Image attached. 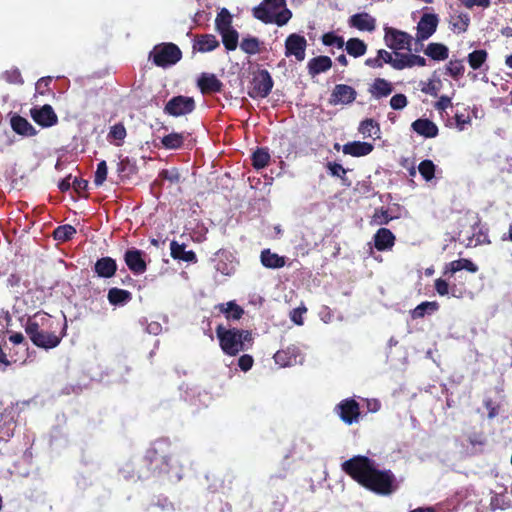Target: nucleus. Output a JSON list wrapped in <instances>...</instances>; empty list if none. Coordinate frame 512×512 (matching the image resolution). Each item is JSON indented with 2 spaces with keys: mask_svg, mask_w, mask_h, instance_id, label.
I'll use <instances>...</instances> for the list:
<instances>
[{
  "mask_svg": "<svg viewBox=\"0 0 512 512\" xmlns=\"http://www.w3.org/2000/svg\"><path fill=\"white\" fill-rule=\"evenodd\" d=\"M341 469L359 485L377 495L388 496L398 488L395 474L389 469H378L376 462L367 456H353L341 464Z\"/></svg>",
  "mask_w": 512,
  "mask_h": 512,
  "instance_id": "obj_1",
  "label": "nucleus"
},
{
  "mask_svg": "<svg viewBox=\"0 0 512 512\" xmlns=\"http://www.w3.org/2000/svg\"><path fill=\"white\" fill-rule=\"evenodd\" d=\"M143 461L153 476L173 475L181 478L183 465L180 455L174 451L167 438L155 440L147 449Z\"/></svg>",
  "mask_w": 512,
  "mask_h": 512,
  "instance_id": "obj_2",
  "label": "nucleus"
},
{
  "mask_svg": "<svg viewBox=\"0 0 512 512\" xmlns=\"http://www.w3.org/2000/svg\"><path fill=\"white\" fill-rule=\"evenodd\" d=\"M58 326L59 323L51 315L38 311L28 317L24 328L33 345L49 350L57 347L62 340V335L56 333Z\"/></svg>",
  "mask_w": 512,
  "mask_h": 512,
  "instance_id": "obj_3",
  "label": "nucleus"
},
{
  "mask_svg": "<svg viewBox=\"0 0 512 512\" xmlns=\"http://www.w3.org/2000/svg\"><path fill=\"white\" fill-rule=\"evenodd\" d=\"M216 336L220 348L228 356H236L248 350L253 343L251 331L238 328L226 329L223 325L216 327Z\"/></svg>",
  "mask_w": 512,
  "mask_h": 512,
  "instance_id": "obj_4",
  "label": "nucleus"
},
{
  "mask_svg": "<svg viewBox=\"0 0 512 512\" xmlns=\"http://www.w3.org/2000/svg\"><path fill=\"white\" fill-rule=\"evenodd\" d=\"M253 16L265 24L283 26L292 17V12L287 8L286 0H263L252 10Z\"/></svg>",
  "mask_w": 512,
  "mask_h": 512,
  "instance_id": "obj_5",
  "label": "nucleus"
},
{
  "mask_svg": "<svg viewBox=\"0 0 512 512\" xmlns=\"http://www.w3.org/2000/svg\"><path fill=\"white\" fill-rule=\"evenodd\" d=\"M150 58L156 66L166 68L179 62L182 58V52L174 43H161L153 48Z\"/></svg>",
  "mask_w": 512,
  "mask_h": 512,
  "instance_id": "obj_6",
  "label": "nucleus"
},
{
  "mask_svg": "<svg viewBox=\"0 0 512 512\" xmlns=\"http://www.w3.org/2000/svg\"><path fill=\"white\" fill-rule=\"evenodd\" d=\"M196 109V102L193 97L177 95L169 99L163 112L172 117H182L191 114Z\"/></svg>",
  "mask_w": 512,
  "mask_h": 512,
  "instance_id": "obj_7",
  "label": "nucleus"
},
{
  "mask_svg": "<svg viewBox=\"0 0 512 512\" xmlns=\"http://www.w3.org/2000/svg\"><path fill=\"white\" fill-rule=\"evenodd\" d=\"M384 32V41L388 48L394 52H399L400 50L412 51L413 37L409 33L393 27H385Z\"/></svg>",
  "mask_w": 512,
  "mask_h": 512,
  "instance_id": "obj_8",
  "label": "nucleus"
},
{
  "mask_svg": "<svg viewBox=\"0 0 512 512\" xmlns=\"http://www.w3.org/2000/svg\"><path fill=\"white\" fill-rule=\"evenodd\" d=\"M274 85V81L266 69L259 70L254 74L248 95L253 99L266 98Z\"/></svg>",
  "mask_w": 512,
  "mask_h": 512,
  "instance_id": "obj_9",
  "label": "nucleus"
},
{
  "mask_svg": "<svg viewBox=\"0 0 512 512\" xmlns=\"http://www.w3.org/2000/svg\"><path fill=\"white\" fill-rule=\"evenodd\" d=\"M335 411L345 424L351 425L359 419L360 405L355 399L346 398L336 405Z\"/></svg>",
  "mask_w": 512,
  "mask_h": 512,
  "instance_id": "obj_10",
  "label": "nucleus"
},
{
  "mask_svg": "<svg viewBox=\"0 0 512 512\" xmlns=\"http://www.w3.org/2000/svg\"><path fill=\"white\" fill-rule=\"evenodd\" d=\"M307 41L304 36L292 33L285 40V56H294L297 61L301 62L306 56Z\"/></svg>",
  "mask_w": 512,
  "mask_h": 512,
  "instance_id": "obj_11",
  "label": "nucleus"
},
{
  "mask_svg": "<svg viewBox=\"0 0 512 512\" xmlns=\"http://www.w3.org/2000/svg\"><path fill=\"white\" fill-rule=\"evenodd\" d=\"M357 98V91L347 84H336L330 95L331 105H349Z\"/></svg>",
  "mask_w": 512,
  "mask_h": 512,
  "instance_id": "obj_12",
  "label": "nucleus"
},
{
  "mask_svg": "<svg viewBox=\"0 0 512 512\" xmlns=\"http://www.w3.org/2000/svg\"><path fill=\"white\" fill-rule=\"evenodd\" d=\"M145 252L134 247L129 248L124 253V262L128 269L136 274H143L147 270V264L144 259Z\"/></svg>",
  "mask_w": 512,
  "mask_h": 512,
  "instance_id": "obj_13",
  "label": "nucleus"
},
{
  "mask_svg": "<svg viewBox=\"0 0 512 512\" xmlns=\"http://www.w3.org/2000/svg\"><path fill=\"white\" fill-rule=\"evenodd\" d=\"M30 115L32 119L42 127H52L58 123V116L49 104H45L40 108H32Z\"/></svg>",
  "mask_w": 512,
  "mask_h": 512,
  "instance_id": "obj_14",
  "label": "nucleus"
},
{
  "mask_svg": "<svg viewBox=\"0 0 512 512\" xmlns=\"http://www.w3.org/2000/svg\"><path fill=\"white\" fill-rule=\"evenodd\" d=\"M438 16L436 14L425 13L417 24L416 39L418 42L427 40L436 31L438 26Z\"/></svg>",
  "mask_w": 512,
  "mask_h": 512,
  "instance_id": "obj_15",
  "label": "nucleus"
},
{
  "mask_svg": "<svg viewBox=\"0 0 512 512\" xmlns=\"http://www.w3.org/2000/svg\"><path fill=\"white\" fill-rule=\"evenodd\" d=\"M197 85L202 94L220 93L223 83L214 74L202 73L198 78Z\"/></svg>",
  "mask_w": 512,
  "mask_h": 512,
  "instance_id": "obj_16",
  "label": "nucleus"
},
{
  "mask_svg": "<svg viewBox=\"0 0 512 512\" xmlns=\"http://www.w3.org/2000/svg\"><path fill=\"white\" fill-rule=\"evenodd\" d=\"M374 247L378 251H388L395 245L396 237L388 228H379L373 237Z\"/></svg>",
  "mask_w": 512,
  "mask_h": 512,
  "instance_id": "obj_17",
  "label": "nucleus"
},
{
  "mask_svg": "<svg viewBox=\"0 0 512 512\" xmlns=\"http://www.w3.org/2000/svg\"><path fill=\"white\" fill-rule=\"evenodd\" d=\"M94 272L100 278H112L117 272L116 260L109 256L99 258L94 264Z\"/></svg>",
  "mask_w": 512,
  "mask_h": 512,
  "instance_id": "obj_18",
  "label": "nucleus"
},
{
  "mask_svg": "<svg viewBox=\"0 0 512 512\" xmlns=\"http://www.w3.org/2000/svg\"><path fill=\"white\" fill-rule=\"evenodd\" d=\"M463 269L467 270L470 273H476L478 271V266L475 263H473L470 259L461 258L448 263L445 267L443 274L450 278Z\"/></svg>",
  "mask_w": 512,
  "mask_h": 512,
  "instance_id": "obj_19",
  "label": "nucleus"
},
{
  "mask_svg": "<svg viewBox=\"0 0 512 512\" xmlns=\"http://www.w3.org/2000/svg\"><path fill=\"white\" fill-rule=\"evenodd\" d=\"M411 127L417 134L425 138H434L439 132L437 125L427 118L415 120Z\"/></svg>",
  "mask_w": 512,
  "mask_h": 512,
  "instance_id": "obj_20",
  "label": "nucleus"
},
{
  "mask_svg": "<svg viewBox=\"0 0 512 512\" xmlns=\"http://www.w3.org/2000/svg\"><path fill=\"white\" fill-rule=\"evenodd\" d=\"M332 64V60L329 56L321 55L311 58L307 63L308 74L311 77H315L316 75L330 70Z\"/></svg>",
  "mask_w": 512,
  "mask_h": 512,
  "instance_id": "obj_21",
  "label": "nucleus"
},
{
  "mask_svg": "<svg viewBox=\"0 0 512 512\" xmlns=\"http://www.w3.org/2000/svg\"><path fill=\"white\" fill-rule=\"evenodd\" d=\"M349 24L360 31L372 32L376 28V20L365 12L352 15Z\"/></svg>",
  "mask_w": 512,
  "mask_h": 512,
  "instance_id": "obj_22",
  "label": "nucleus"
},
{
  "mask_svg": "<svg viewBox=\"0 0 512 512\" xmlns=\"http://www.w3.org/2000/svg\"><path fill=\"white\" fill-rule=\"evenodd\" d=\"M374 149L373 144L368 142L353 141L343 146V153L353 157H362L370 154Z\"/></svg>",
  "mask_w": 512,
  "mask_h": 512,
  "instance_id": "obj_23",
  "label": "nucleus"
},
{
  "mask_svg": "<svg viewBox=\"0 0 512 512\" xmlns=\"http://www.w3.org/2000/svg\"><path fill=\"white\" fill-rule=\"evenodd\" d=\"M185 244H179L177 241L173 240L170 243L171 257L175 260H181L188 263H196L197 256L194 251L185 250Z\"/></svg>",
  "mask_w": 512,
  "mask_h": 512,
  "instance_id": "obj_24",
  "label": "nucleus"
},
{
  "mask_svg": "<svg viewBox=\"0 0 512 512\" xmlns=\"http://www.w3.org/2000/svg\"><path fill=\"white\" fill-rule=\"evenodd\" d=\"M219 47V41L213 34L199 35L193 44V50L201 53L211 52Z\"/></svg>",
  "mask_w": 512,
  "mask_h": 512,
  "instance_id": "obj_25",
  "label": "nucleus"
},
{
  "mask_svg": "<svg viewBox=\"0 0 512 512\" xmlns=\"http://www.w3.org/2000/svg\"><path fill=\"white\" fill-rule=\"evenodd\" d=\"M11 127L14 132L22 136H34L36 135V129L29 123V121L20 116L14 115L10 120Z\"/></svg>",
  "mask_w": 512,
  "mask_h": 512,
  "instance_id": "obj_26",
  "label": "nucleus"
},
{
  "mask_svg": "<svg viewBox=\"0 0 512 512\" xmlns=\"http://www.w3.org/2000/svg\"><path fill=\"white\" fill-rule=\"evenodd\" d=\"M109 303L113 306H123L132 300V293L120 288H110L107 294Z\"/></svg>",
  "mask_w": 512,
  "mask_h": 512,
  "instance_id": "obj_27",
  "label": "nucleus"
},
{
  "mask_svg": "<svg viewBox=\"0 0 512 512\" xmlns=\"http://www.w3.org/2000/svg\"><path fill=\"white\" fill-rule=\"evenodd\" d=\"M261 263L266 268L277 269L285 266V257L264 249L260 255Z\"/></svg>",
  "mask_w": 512,
  "mask_h": 512,
  "instance_id": "obj_28",
  "label": "nucleus"
},
{
  "mask_svg": "<svg viewBox=\"0 0 512 512\" xmlns=\"http://www.w3.org/2000/svg\"><path fill=\"white\" fill-rule=\"evenodd\" d=\"M217 308L221 313L225 315L226 319L229 321L239 320L244 314V309L235 301L221 303L217 306Z\"/></svg>",
  "mask_w": 512,
  "mask_h": 512,
  "instance_id": "obj_29",
  "label": "nucleus"
},
{
  "mask_svg": "<svg viewBox=\"0 0 512 512\" xmlns=\"http://www.w3.org/2000/svg\"><path fill=\"white\" fill-rule=\"evenodd\" d=\"M424 53L435 61H444L449 57V49L442 43H429Z\"/></svg>",
  "mask_w": 512,
  "mask_h": 512,
  "instance_id": "obj_30",
  "label": "nucleus"
},
{
  "mask_svg": "<svg viewBox=\"0 0 512 512\" xmlns=\"http://www.w3.org/2000/svg\"><path fill=\"white\" fill-rule=\"evenodd\" d=\"M393 87L390 82L383 78H376L371 85L369 92L373 97L379 99L392 93Z\"/></svg>",
  "mask_w": 512,
  "mask_h": 512,
  "instance_id": "obj_31",
  "label": "nucleus"
},
{
  "mask_svg": "<svg viewBox=\"0 0 512 512\" xmlns=\"http://www.w3.org/2000/svg\"><path fill=\"white\" fill-rule=\"evenodd\" d=\"M185 139L184 133L172 132L162 137L161 144L165 149L177 150L183 146Z\"/></svg>",
  "mask_w": 512,
  "mask_h": 512,
  "instance_id": "obj_32",
  "label": "nucleus"
},
{
  "mask_svg": "<svg viewBox=\"0 0 512 512\" xmlns=\"http://www.w3.org/2000/svg\"><path fill=\"white\" fill-rule=\"evenodd\" d=\"M344 46L347 53L354 58L363 56L367 51L366 43L359 38H350Z\"/></svg>",
  "mask_w": 512,
  "mask_h": 512,
  "instance_id": "obj_33",
  "label": "nucleus"
},
{
  "mask_svg": "<svg viewBox=\"0 0 512 512\" xmlns=\"http://www.w3.org/2000/svg\"><path fill=\"white\" fill-rule=\"evenodd\" d=\"M453 118L455 120V125L458 128V130H464L466 125L471 123L469 107L464 105L460 106L459 104H457Z\"/></svg>",
  "mask_w": 512,
  "mask_h": 512,
  "instance_id": "obj_34",
  "label": "nucleus"
},
{
  "mask_svg": "<svg viewBox=\"0 0 512 512\" xmlns=\"http://www.w3.org/2000/svg\"><path fill=\"white\" fill-rule=\"evenodd\" d=\"M439 309V304L436 301H424L417 305L411 311V317L413 319L423 318L426 314H432Z\"/></svg>",
  "mask_w": 512,
  "mask_h": 512,
  "instance_id": "obj_35",
  "label": "nucleus"
},
{
  "mask_svg": "<svg viewBox=\"0 0 512 512\" xmlns=\"http://www.w3.org/2000/svg\"><path fill=\"white\" fill-rule=\"evenodd\" d=\"M434 288L440 296H445L450 293L453 297H460L462 294V292L458 290L456 284L450 285L446 280L442 278L435 280Z\"/></svg>",
  "mask_w": 512,
  "mask_h": 512,
  "instance_id": "obj_36",
  "label": "nucleus"
},
{
  "mask_svg": "<svg viewBox=\"0 0 512 512\" xmlns=\"http://www.w3.org/2000/svg\"><path fill=\"white\" fill-rule=\"evenodd\" d=\"M358 131L364 137H372L373 135L378 137L380 134V125L374 119L366 118L360 122Z\"/></svg>",
  "mask_w": 512,
  "mask_h": 512,
  "instance_id": "obj_37",
  "label": "nucleus"
},
{
  "mask_svg": "<svg viewBox=\"0 0 512 512\" xmlns=\"http://www.w3.org/2000/svg\"><path fill=\"white\" fill-rule=\"evenodd\" d=\"M215 27L218 33L232 29V16L228 9L222 8L215 19Z\"/></svg>",
  "mask_w": 512,
  "mask_h": 512,
  "instance_id": "obj_38",
  "label": "nucleus"
},
{
  "mask_svg": "<svg viewBox=\"0 0 512 512\" xmlns=\"http://www.w3.org/2000/svg\"><path fill=\"white\" fill-rule=\"evenodd\" d=\"M488 58V52L484 49L474 50L467 56L469 66L473 70H478L486 62Z\"/></svg>",
  "mask_w": 512,
  "mask_h": 512,
  "instance_id": "obj_39",
  "label": "nucleus"
},
{
  "mask_svg": "<svg viewBox=\"0 0 512 512\" xmlns=\"http://www.w3.org/2000/svg\"><path fill=\"white\" fill-rule=\"evenodd\" d=\"M261 42L257 37H244L240 43V49L248 55H255L261 51Z\"/></svg>",
  "mask_w": 512,
  "mask_h": 512,
  "instance_id": "obj_40",
  "label": "nucleus"
},
{
  "mask_svg": "<svg viewBox=\"0 0 512 512\" xmlns=\"http://www.w3.org/2000/svg\"><path fill=\"white\" fill-rule=\"evenodd\" d=\"M77 233L75 227L70 224L60 225L53 231V237L59 242L71 240Z\"/></svg>",
  "mask_w": 512,
  "mask_h": 512,
  "instance_id": "obj_41",
  "label": "nucleus"
},
{
  "mask_svg": "<svg viewBox=\"0 0 512 512\" xmlns=\"http://www.w3.org/2000/svg\"><path fill=\"white\" fill-rule=\"evenodd\" d=\"M222 43L228 51H234L238 46L239 34L234 28L220 32Z\"/></svg>",
  "mask_w": 512,
  "mask_h": 512,
  "instance_id": "obj_42",
  "label": "nucleus"
},
{
  "mask_svg": "<svg viewBox=\"0 0 512 512\" xmlns=\"http://www.w3.org/2000/svg\"><path fill=\"white\" fill-rule=\"evenodd\" d=\"M270 154L266 148H257L252 154V165L255 169H262L268 165Z\"/></svg>",
  "mask_w": 512,
  "mask_h": 512,
  "instance_id": "obj_43",
  "label": "nucleus"
},
{
  "mask_svg": "<svg viewBox=\"0 0 512 512\" xmlns=\"http://www.w3.org/2000/svg\"><path fill=\"white\" fill-rule=\"evenodd\" d=\"M445 69L446 74L450 75L455 80H458L460 77H462L465 72L463 60L461 59L450 60Z\"/></svg>",
  "mask_w": 512,
  "mask_h": 512,
  "instance_id": "obj_44",
  "label": "nucleus"
},
{
  "mask_svg": "<svg viewBox=\"0 0 512 512\" xmlns=\"http://www.w3.org/2000/svg\"><path fill=\"white\" fill-rule=\"evenodd\" d=\"M393 217L389 214L388 210L384 207L375 209L374 214L371 217L370 224L383 226L387 225Z\"/></svg>",
  "mask_w": 512,
  "mask_h": 512,
  "instance_id": "obj_45",
  "label": "nucleus"
},
{
  "mask_svg": "<svg viewBox=\"0 0 512 512\" xmlns=\"http://www.w3.org/2000/svg\"><path fill=\"white\" fill-rule=\"evenodd\" d=\"M394 55L397 56V60L395 61L394 69L403 70L405 68L414 67V59H413L414 54L394 52Z\"/></svg>",
  "mask_w": 512,
  "mask_h": 512,
  "instance_id": "obj_46",
  "label": "nucleus"
},
{
  "mask_svg": "<svg viewBox=\"0 0 512 512\" xmlns=\"http://www.w3.org/2000/svg\"><path fill=\"white\" fill-rule=\"evenodd\" d=\"M435 168V164L429 159L421 161L418 166L419 173L426 181H430L434 178Z\"/></svg>",
  "mask_w": 512,
  "mask_h": 512,
  "instance_id": "obj_47",
  "label": "nucleus"
},
{
  "mask_svg": "<svg viewBox=\"0 0 512 512\" xmlns=\"http://www.w3.org/2000/svg\"><path fill=\"white\" fill-rule=\"evenodd\" d=\"M1 79H3L5 82L9 84H16L20 85L24 83L23 77L21 75V72L18 68H12L10 70H6L1 74Z\"/></svg>",
  "mask_w": 512,
  "mask_h": 512,
  "instance_id": "obj_48",
  "label": "nucleus"
},
{
  "mask_svg": "<svg viewBox=\"0 0 512 512\" xmlns=\"http://www.w3.org/2000/svg\"><path fill=\"white\" fill-rule=\"evenodd\" d=\"M274 360L280 366L286 367L296 361V356L290 354L288 350H279L275 353Z\"/></svg>",
  "mask_w": 512,
  "mask_h": 512,
  "instance_id": "obj_49",
  "label": "nucleus"
},
{
  "mask_svg": "<svg viewBox=\"0 0 512 512\" xmlns=\"http://www.w3.org/2000/svg\"><path fill=\"white\" fill-rule=\"evenodd\" d=\"M322 43L326 46H336L338 49H342L345 44L343 37L338 36L333 32L325 33L322 36Z\"/></svg>",
  "mask_w": 512,
  "mask_h": 512,
  "instance_id": "obj_50",
  "label": "nucleus"
},
{
  "mask_svg": "<svg viewBox=\"0 0 512 512\" xmlns=\"http://www.w3.org/2000/svg\"><path fill=\"white\" fill-rule=\"evenodd\" d=\"M107 173H108L107 163L105 160H102L97 164V169L95 171V176H94V184L96 186H101L107 179Z\"/></svg>",
  "mask_w": 512,
  "mask_h": 512,
  "instance_id": "obj_51",
  "label": "nucleus"
},
{
  "mask_svg": "<svg viewBox=\"0 0 512 512\" xmlns=\"http://www.w3.org/2000/svg\"><path fill=\"white\" fill-rule=\"evenodd\" d=\"M135 166L131 163L128 157L120 160L117 164V172L120 177H129L130 174L134 173Z\"/></svg>",
  "mask_w": 512,
  "mask_h": 512,
  "instance_id": "obj_52",
  "label": "nucleus"
},
{
  "mask_svg": "<svg viewBox=\"0 0 512 512\" xmlns=\"http://www.w3.org/2000/svg\"><path fill=\"white\" fill-rule=\"evenodd\" d=\"M126 135V128L124 124L120 122L111 127L108 137L115 140L123 141Z\"/></svg>",
  "mask_w": 512,
  "mask_h": 512,
  "instance_id": "obj_53",
  "label": "nucleus"
},
{
  "mask_svg": "<svg viewBox=\"0 0 512 512\" xmlns=\"http://www.w3.org/2000/svg\"><path fill=\"white\" fill-rule=\"evenodd\" d=\"M441 86V81L438 79L437 81L429 80L424 83L421 87V91L425 94L431 95L433 97H437Z\"/></svg>",
  "mask_w": 512,
  "mask_h": 512,
  "instance_id": "obj_54",
  "label": "nucleus"
},
{
  "mask_svg": "<svg viewBox=\"0 0 512 512\" xmlns=\"http://www.w3.org/2000/svg\"><path fill=\"white\" fill-rule=\"evenodd\" d=\"M326 168L330 175L343 179L347 173V170L339 163L327 162Z\"/></svg>",
  "mask_w": 512,
  "mask_h": 512,
  "instance_id": "obj_55",
  "label": "nucleus"
},
{
  "mask_svg": "<svg viewBox=\"0 0 512 512\" xmlns=\"http://www.w3.org/2000/svg\"><path fill=\"white\" fill-rule=\"evenodd\" d=\"M473 240L474 246L482 245V244H490L489 236L486 231H483L481 228L473 234V237L469 239L467 246L472 245Z\"/></svg>",
  "mask_w": 512,
  "mask_h": 512,
  "instance_id": "obj_56",
  "label": "nucleus"
},
{
  "mask_svg": "<svg viewBox=\"0 0 512 512\" xmlns=\"http://www.w3.org/2000/svg\"><path fill=\"white\" fill-rule=\"evenodd\" d=\"M408 104L407 97L404 94H395L390 99V106L394 110H401Z\"/></svg>",
  "mask_w": 512,
  "mask_h": 512,
  "instance_id": "obj_57",
  "label": "nucleus"
},
{
  "mask_svg": "<svg viewBox=\"0 0 512 512\" xmlns=\"http://www.w3.org/2000/svg\"><path fill=\"white\" fill-rule=\"evenodd\" d=\"M470 18L467 14H460L456 17L453 22V26L455 29H458L460 32H465L469 26Z\"/></svg>",
  "mask_w": 512,
  "mask_h": 512,
  "instance_id": "obj_58",
  "label": "nucleus"
},
{
  "mask_svg": "<svg viewBox=\"0 0 512 512\" xmlns=\"http://www.w3.org/2000/svg\"><path fill=\"white\" fill-rule=\"evenodd\" d=\"M51 82H52V77H50V76L40 78L37 81L36 86H35L36 91L41 95L47 94L50 91L49 86H50Z\"/></svg>",
  "mask_w": 512,
  "mask_h": 512,
  "instance_id": "obj_59",
  "label": "nucleus"
},
{
  "mask_svg": "<svg viewBox=\"0 0 512 512\" xmlns=\"http://www.w3.org/2000/svg\"><path fill=\"white\" fill-rule=\"evenodd\" d=\"M159 176L171 183H178L180 181V174L176 168L171 170L164 169L159 173Z\"/></svg>",
  "mask_w": 512,
  "mask_h": 512,
  "instance_id": "obj_60",
  "label": "nucleus"
},
{
  "mask_svg": "<svg viewBox=\"0 0 512 512\" xmlns=\"http://www.w3.org/2000/svg\"><path fill=\"white\" fill-rule=\"evenodd\" d=\"M377 55L379 59L382 60V65L389 64L394 68L395 61L397 60V56L394 55V52L390 53L384 49H380L378 50Z\"/></svg>",
  "mask_w": 512,
  "mask_h": 512,
  "instance_id": "obj_61",
  "label": "nucleus"
},
{
  "mask_svg": "<svg viewBox=\"0 0 512 512\" xmlns=\"http://www.w3.org/2000/svg\"><path fill=\"white\" fill-rule=\"evenodd\" d=\"M449 107H452V101L447 95L440 96L438 101L434 104V108L439 112H443Z\"/></svg>",
  "mask_w": 512,
  "mask_h": 512,
  "instance_id": "obj_62",
  "label": "nucleus"
},
{
  "mask_svg": "<svg viewBox=\"0 0 512 512\" xmlns=\"http://www.w3.org/2000/svg\"><path fill=\"white\" fill-rule=\"evenodd\" d=\"M254 360L251 355L244 354L238 359V366L244 372L250 370L253 366Z\"/></svg>",
  "mask_w": 512,
  "mask_h": 512,
  "instance_id": "obj_63",
  "label": "nucleus"
},
{
  "mask_svg": "<svg viewBox=\"0 0 512 512\" xmlns=\"http://www.w3.org/2000/svg\"><path fill=\"white\" fill-rule=\"evenodd\" d=\"M72 187L75 190V192L80 194L81 192H83L87 189L88 181L85 179H82V178L75 177L74 180L72 181Z\"/></svg>",
  "mask_w": 512,
  "mask_h": 512,
  "instance_id": "obj_64",
  "label": "nucleus"
}]
</instances>
